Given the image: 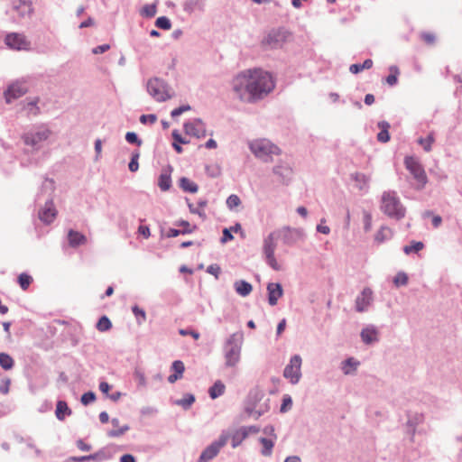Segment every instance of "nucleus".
Masks as SVG:
<instances>
[{
    "mask_svg": "<svg viewBox=\"0 0 462 462\" xmlns=\"http://www.w3.org/2000/svg\"><path fill=\"white\" fill-rule=\"evenodd\" d=\"M275 88L273 76L262 69H248L232 80V89L236 97L245 103L263 99Z\"/></svg>",
    "mask_w": 462,
    "mask_h": 462,
    "instance_id": "nucleus-1",
    "label": "nucleus"
},
{
    "mask_svg": "<svg viewBox=\"0 0 462 462\" xmlns=\"http://www.w3.org/2000/svg\"><path fill=\"white\" fill-rule=\"evenodd\" d=\"M51 131L45 125H35L26 130L22 135L24 145L20 155V164L23 167L36 166L40 163L44 143L49 139Z\"/></svg>",
    "mask_w": 462,
    "mask_h": 462,
    "instance_id": "nucleus-2",
    "label": "nucleus"
},
{
    "mask_svg": "<svg viewBox=\"0 0 462 462\" xmlns=\"http://www.w3.org/2000/svg\"><path fill=\"white\" fill-rule=\"evenodd\" d=\"M55 183L52 179H44L40 191L35 198V203L40 208L38 212L39 219L46 224L52 223L57 216V210L53 204V193Z\"/></svg>",
    "mask_w": 462,
    "mask_h": 462,
    "instance_id": "nucleus-3",
    "label": "nucleus"
},
{
    "mask_svg": "<svg viewBox=\"0 0 462 462\" xmlns=\"http://www.w3.org/2000/svg\"><path fill=\"white\" fill-rule=\"evenodd\" d=\"M380 208L387 217L395 220L403 218L406 212L396 191L393 190H387L382 194Z\"/></svg>",
    "mask_w": 462,
    "mask_h": 462,
    "instance_id": "nucleus-4",
    "label": "nucleus"
},
{
    "mask_svg": "<svg viewBox=\"0 0 462 462\" xmlns=\"http://www.w3.org/2000/svg\"><path fill=\"white\" fill-rule=\"evenodd\" d=\"M242 343L243 334L241 332L233 333L226 338L223 346L226 367H235L239 363Z\"/></svg>",
    "mask_w": 462,
    "mask_h": 462,
    "instance_id": "nucleus-5",
    "label": "nucleus"
},
{
    "mask_svg": "<svg viewBox=\"0 0 462 462\" xmlns=\"http://www.w3.org/2000/svg\"><path fill=\"white\" fill-rule=\"evenodd\" d=\"M146 89L149 95L157 102H165L171 96L169 94V85L162 79L154 77L146 83Z\"/></svg>",
    "mask_w": 462,
    "mask_h": 462,
    "instance_id": "nucleus-6",
    "label": "nucleus"
},
{
    "mask_svg": "<svg viewBox=\"0 0 462 462\" xmlns=\"http://www.w3.org/2000/svg\"><path fill=\"white\" fill-rule=\"evenodd\" d=\"M288 35V31L283 27L273 28L263 38L261 45L265 50L280 49L287 41Z\"/></svg>",
    "mask_w": 462,
    "mask_h": 462,
    "instance_id": "nucleus-7",
    "label": "nucleus"
},
{
    "mask_svg": "<svg viewBox=\"0 0 462 462\" xmlns=\"http://www.w3.org/2000/svg\"><path fill=\"white\" fill-rule=\"evenodd\" d=\"M277 239H279L277 232L274 230L265 236L263 241V254L266 263L274 271H279L281 269V266L274 256Z\"/></svg>",
    "mask_w": 462,
    "mask_h": 462,
    "instance_id": "nucleus-8",
    "label": "nucleus"
},
{
    "mask_svg": "<svg viewBox=\"0 0 462 462\" xmlns=\"http://www.w3.org/2000/svg\"><path fill=\"white\" fill-rule=\"evenodd\" d=\"M249 148L255 157L264 162H268L271 155L280 152V148L266 139L252 142Z\"/></svg>",
    "mask_w": 462,
    "mask_h": 462,
    "instance_id": "nucleus-9",
    "label": "nucleus"
},
{
    "mask_svg": "<svg viewBox=\"0 0 462 462\" xmlns=\"http://www.w3.org/2000/svg\"><path fill=\"white\" fill-rule=\"evenodd\" d=\"M117 451V447L114 444L107 445L106 447L101 448L97 452L80 457H70L69 460L70 462H87V461H95V462H103L106 460L111 459Z\"/></svg>",
    "mask_w": 462,
    "mask_h": 462,
    "instance_id": "nucleus-10",
    "label": "nucleus"
},
{
    "mask_svg": "<svg viewBox=\"0 0 462 462\" xmlns=\"http://www.w3.org/2000/svg\"><path fill=\"white\" fill-rule=\"evenodd\" d=\"M263 396V392L259 388L250 390L246 399V405L245 407V411L248 416L257 420L266 411V409H257V404L262 401Z\"/></svg>",
    "mask_w": 462,
    "mask_h": 462,
    "instance_id": "nucleus-11",
    "label": "nucleus"
},
{
    "mask_svg": "<svg viewBox=\"0 0 462 462\" xmlns=\"http://www.w3.org/2000/svg\"><path fill=\"white\" fill-rule=\"evenodd\" d=\"M275 232H277L278 238L282 239L283 245L287 246H292L305 237L303 229L288 226L276 229Z\"/></svg>",
    "mask_w": 462,
    "mask_h": 462,
    "instance_id": "nucleus-12",
    "label": "nucleus"
},
{
    "mask_svg": "<svg viewBox=\"0 0 462 462\" xmlns=\"http://www.w3.org/2000/svg\"><path fill=\"white\" fill-rule=\"evenodd\" d=\"M406 169L418 181V189H423L428 181V178L422 165L412 156H408L404 159Z\"/></svg>",
    "mask_w": 462,
    "mask_h": 462,
    "instance_id": "nucleus-13",
    "label": "nucleus"
},
{
    "mask_svg": "<svg viewBox=\"0 0 462 462\" xmlns=\"http://www.w3.org/2000/svg\"><path fill=\"white\" fill-rule=\"evenodd\" d=\"M301 357L299 355H294L291 357L290 363L283 370V376L290 381L291 384H296L300 382L301 377Z\"/></svg>",
    "mask_w": 462,
    "mask_h": 462,
    "instance_id": "nucleus-14",
    "label": "nucleus"
},
{
    "mask_svg": "<svg viewBox=\"0 0 462 462\" xmlns=\"http://www.w3.org/2000/svg\"><path fill=\"white\" fill-rule=\"evenodd\" d=\"M28 92V86L25 82L15 81L8 85L4 91V97L7 104L13 103L14 100L23 97Z\"/></svg>",
    "mask_w": 462,
    "mask_h": 462,
    "instance_id": "nucleus-15",
    "label": "nucleus"
},
{
    "mask_svg": "<svg viewBox=\"0 0 462 462\" xmlns=\"http://www.w3.org/2000/svg\"><path fill=\"white\" fill-rule=\"evenodd\" d=\"M5 43L8 48L16 51H26L31 48V42L23 33L9 32L5 38Z\"/></svg>",
    "mask_w": 462,
    "mask_h": 462,
    "instance_id": "nucleus-16",
    "label": "nucleus"
},
{
    "mask_svg": "<svg viewBox=\"0 0 462 462\" xmlns=\"http://www.w3.org/2000/svg\"><path fill=\"white\" fill-rule=\"evenodd\" d=\"M8 12L21 19L30 18L33 13L32 3L31 0H14Z\"/></svg>",
    "mask_w": 462,
    "mask_h": 462,
    "instance_id": "nucleus-17",
    "label": "nucleus"
},
{
    "mask_svg": "<svg viewBox=\"0 0 462 462\" xmlns=\"http://www.w3.org/2000/svg\"><path fill=\"white\" fill-rule=\"evenodd\" d=\"M374 301V292L369 287H365L356 296L355 300L356 311L362 313L368 310L369 307Z\"/></svg>",
    "mask_w": 462,
    "mask_h": 462,
    "instance_id": "nucleus-18",
    "label": "nucleus"
},
{
    "mask_svg": "<svg viewBox=\"0 0 462 462\" xmlns=\"http://www.w3.org/2000/svg\"><path fill=\"white\" fill-rule=\"evenodd\" d=\"M183 129L187 134L198 139L204 138L207 134L206 125L200 118H194L191 121L185 122Z\"/></svg>",
    "mask_w": 462,
    "mask_h": 462,
    "instance_id": "nucleus-19",
    "label": "nucleus"
},
{
    "mask_svg": "<svg viewBox=\"0 0 462 462\" xmlns=\"http://www.w3.org/2000/svg\"><path fill=\"white\" fill-rule=\"evenodd\" d=\"M268 303L275 306L278 300L283 295V289L280 282H269L267 284Z\"/></svg>",
    "mask_w": 462,
    "mask_h": 462,
    "instance_id": "nucleus-20",
    "label": "nucleus"
},
{
    "mask_svg": "<svg viewBox=\"0 0 462 462\" xmlns=\"http://www.w3.org/2000/svg\"><path fill=\"white\" fill-rule=\"evenodd\" d=\"M362 341L366 345H372L379 341L378 329L374 325L364 328L360 333Z\"/></svg>",
    "mask_w": 462,
    "mask_h": 462,
    "instance_id": "nucleus-21",
    "label": "nucleus"
},
{
    "mask_svg": "<svg viewBox=\"0 0 462 462\" xmlns=\"http://www.w3.org/2000/svg\"><path fill=\"white\" fill-rule=\"evenodd\" d=\"M39 101V97L26 98L23 101V109L26 111L28 116H35L41 112V109L38 106Z\"/></svg>",
    "mask_w": 462,
    "mask_h": 462,
    "instance_id": "nucleus-22",
    "label": "nucleus"
},
{
    "mask_svg": "<svg viewBox=\"0 0 462 462\" xmlns=\"http://www.w3.org/2000/svg\"><path fill=\"white\" fill-rule=\"evenodd\" d=\"M360 362L354 357H348L341 363V370L345 375H353L356 374Z\"/></svg>",
    "mask_w": 462,
    "mask_h": 462,
    "instance_id": "nucleus-23",
    "label": "nucleus"
},
{
    "mask_svg": "<svg viewBox=\"0 0 462 462\" xmlns=\"http://www.w3.org/2000/svg\"><path fill=\"white\" fill-rule=\"evenodd\" d=\"M68 242L71 247L76 248L86 244L87 237L80 232L70 229L68 233Z\"/></svg>",
    "mask_w": 462,
    "mask_h": 462,
    "instance_id": "nucleus-24",
    "label": "nucleus"
},
{
    "mask_svg": "<svg viewBox=\"0 0 462 462\" xmlns=\"http://www.w3.org/2000/svg\"><path fill=\"white\" fill-rule=\"evenodd\" d=\"M72 411L69 407L68 403L63 400H59L56 403L55 415L56 418L62 421L66 417L71 415Z\"/></svg>",
    "mask_w": 462,
    "mask_h": 462,
    "instance_id": "nucleus-25",
    "label": "nucleus"
},
{
    "mask_svg": "<svg viewBox=\"0 0 462 462\" xmlns=\"http://www.w3.org/2000/svg\"><path fill=\"white\" fill-rule=\"evenodd\" d=\"M377 127L380 132L377 134V141L383 143L389 142L390 134L389 129L391 128V125L387 121H380L377 123Z\"/></svg>",
    "mask_w": 462,
    "mask_h": 462,
    "instance_id": "nucleus-26",
    "label": "nucleus"
},
{
    "mask_svg": "<svg viewBox=\"0 0 462 462\" xmlns=\"http://www.w3.org/2000/svg\"><path fill=\"white\" fill-rule=\"evenodd\" d=\"M234 289L238 295L246 297L252 292L253 286L245 280H237L234 282Z\"/></svg>",
    "mask_w": 462,
    "mask_h": 462,
    "instance_id": "nucleus-27",
    "label": "nucleus"
},
{
    "mask_svg": "<svg viewBox=\"0 0 462 462\" xmlns=\"http://www.w3.org/2000/svg\"><path fill=\"white\" fill-rule=\"evenodd\" d=\"M273 172L277 175L283 183H287L291 177V168L288 165H277L273 169Z\"/></svg>",
    "mask_w": 462,
    "mask_h": 462,
    "instance_id": "nucleus-28",
    "label": "nucleus"
},
{
    "mask_svg": "<svg viewBox=\"0 0 462 462\" xmlns=\"http://www.w3.org/2000/svg\"><path fill=\"white\" fill-rule=\"evenodd\" d=\"M219 452V449L211 443L200 454L198 462H208L213 459Z\"/></svg>",
    "mask_w": 462,
    "mask_h": 462,
    "instance_id": "nucleus-29",
    "label": "nucleus"
},
{
    "mask_svg": "<svg viewBox=\"0 0 462 462\" xmlns=\"http://www.w3.org/2000/svg\"><path fill=\"white\" fill-rule=\"evenodd\" d=\"M276 439L261 437L259 442L262 445L261 454L263 457H271Z\"/></svg>",
    "mask_w": 462,
    "mask_h": 462,
    "instance_id": "nucleus-30",
    "label": "nucleus"
},
{
    "mask_svg": "<svg viewBox=\"0 0 462 462\" xmlns=\"http://www.w3.org/2000/svg\"><path fill=\"white\" fill-rule=\"evenodd\" d=\"M393 236V232L390 227L386 226H381L374 236V242L377 244H383L390 240Z\"/></svg>",
    "mask_w": 462,
    "mask_h": 462,
    "instance_id": "nucleus-31",
    "label": "nucleus"
},
{
    "mask_svg": "<svg viewBox=\"0 0 462 462\" xmlns=\"http://www.w3.org/2000/svg\"><path fill=\"white\" fill-rule=\"evenodd\" d=\"M247 438V432L241 428L230 433L232 448H237Z\"/></svg>",
    "mask_w": 462,
    "mask_h": 462,
    "instance_id": "nucleus-32",
    "label": "nucleus"
},
{
    "mask_svg": "<svg viewBox=\"0 0 462 462\" xmlns=\"http://www.w3.org/2000/svg\"><path fill=\"white\" fill-rule=\"evenodd\" d=\"M225 389L226 386L220 380L216 381L208 389L209 397L213 400L220 397L224 394Z\"/></svg>",
    "mask_w": 462,
    "mask_h": 462,
    "instance_id": "nucleus-33",
    "label": "nucleus"
},
{
    "mask_svg": "<svg viewBox=\"0 0 462 462\" xmlns=\"http://www.w3.org/2000/svg\"><path fill=\"white\" fill-rule=\"evenodd\" d=\"M180 187L183 191L189 193H196L199 189L198 184L187 177L180 179Z\"/></svg>",
    "mask_w": 462,
    "mask_h": 462,
    "instance_id": "nucleus-34",
    "label": "nucleus"
},
{
    "mask_svg": "<svg viewBox=\"0 0 462 462\" xmlns=\"http://www.w3.org/2000/svg\"><path fill=\"white\" fill-rule=\"evenodd\" d=\"M203 0H187L183 4V10L187 14H192L196 9H203Z\"/></svg>",
    "mask_w": 462,
    "mask_h": 462,
    "instance_id": "nucleus-35",
    "label": "nucleus"
},
{
    "mask_svg": "<svg viewBox=\"0 0 462 462\" xmlns=\"http://www.w3.org/2000/svg\"><path fill=\"white\" fill-rule=\"evenodd\" d=\"M131 310L135 318V321L138 326L143 325L146 321L147 316L143 309L140 308L138 305L135 304L132 306Z\"/></svg>",
    "mask_w": 462,
    "mask_h": 462,
    "instance_id": "nucleus-36",
    "label": "nucleus"
},
{
    "mask_svg": "<svg viewBox=\"0 0 462 462\" xmlns=\"http://www.w3.org/2000/svg\"><path fill=\"white\" fill-rule=\"evenodd\" d=\"M192 229H177V228H170L166 233H164V229L161 227V238L168 237H176L180 235L191 234Z\"/></svg>",
    "mask_w": 462,
    "mask_h": 462,
    "instance_id": "nucleus-37",
    "label": "nucleus"
},
{
    "mask_svg": "<svg viewBox=\"0 0 462 462\" xmlns=\"http://www.w3.org/2000/svg\"><path fill=\"white\" fill-rule=\"evenodd\" d=\"M158 186L162 191L169 190L171 187V178L170 173L162 172L158 179Z\"/></svg>",
    "mask_w": 462,
    "mask_h": 462,
    "instance_id": "nucleus-38",
    "label": "nucleus"
},
{
    "mask_svg": "<svg viewBox=\"0 0 462 462\" xmlns=\"http://www.w3.org/2000/svg\"><path fill=\"white\" fill-rule=\"evenodd\" d=\"M157 13V4H148L140 10V15L144 18H152Z\"/></svg>",
    "mask_w": 462,
    "mask_h": 462,
    "instance_id": "nucleus-39",
    "label": "nucleus"
},
{
    "mask_svg": "<svg viewBox=\"0 0 462 462\" xmlns=\"http://www.w3.org/2000/svg\"><path fill=\"white\" fill-rule=\"evenodd\" d=\"M435 142L434 133H430L427 137H420L418 139V143L423 147V150L427 152L432 149V143Z\"/></svg>",
    "mask_w": 462,
    "mask_h": 462,
    "instance_id": "nucleus-40",
    "label": "nucleus"
},
{
    "mask_svg": "<svg viewBox=\"0 0 462 462\" xmlns=\"http://www.w3.org/2000/svg\"><path fill=\"white\" fill-rule=\"evenodd\" d=\"M195 400V396L192 393H186L183 398L177 400L175 404L181 406L184 410H188L194 403Z\"/></svg>",
    "mask_w": 462,
    "mask_h": 462,
    "instance_id": "nucleus-41",
    "label": "nucleus"
},
{
    "mask_svg": "<svg viewBox=\"0 0 462 462\" xmlns=\"http://www.w3.org/2000/svg\"><path fill=\"white\" fill-rule=\"evenodd\" d=\"M14 361L13 357L6 353H0V366L4 370H10L14 367Z\"/></svg>",
    "mask_w": 462,
    "mask_h": 462,
    "instance_id": "nucleus-42",
    "label": "nucleus"
},
{
    "mask_svg": "<svg viewBox=\"0 0 462 462\" xmlns=\"http://www.w3.org/2000/svg\"><path fill=\"white\" fill-rule=\"evenodd\" d=\"M96 328L100 332H106L112 328V322L107 316L104 315L98 319Z\"/></svg>",
    "mask_w": 462,
    "mask_h": 462,
    "instance_id": "nucleus-43",
    "label": "nucleus"
},
{
    "mask_svg": "<svg viewBox=\"0 0 462 462\" xmlns=\"http://www.w3.org/2000/svg\"><path fill=\"white\" fill-rule=\"evenodd\" d=\"M18 284L20 287L25 291L29 288L31 283L32 282V278L31 275L27 274L26 273H23L18 276L17 279Z\"/></svg>",
    "mask_w": 462,
    "mask_h": 462,
    "instance_id": "nucleus-44",
    "label": "nucleus"
},
{
    "mask_svg": "<svg viewBox=\"0 0 462 462\" xmlns=\"http://www.w3.org/2000/svg\"><path fill=\"white\" fill-rule=\"evenodd\" d=\"M424 247V244L420 241H412L411 245H405L403 247V252L406 254H410L411 253H418Z\"/></svg>",
    "mask_w": 462,
    "mask_h": 462,
    "instance_id": "nucleus-45",
    "label": "nucleus"
},
{
    "mask_svg": "<svg viewBox=\"0 0 462 462\" xmlns=\"http://www.w3.org/2000/svg\"><path fill=\"white\" fill-rule=\"evenodd\" d=\"M139 157H140V152H139L138 150H136V151L132 152L131 160H130V162L128 164V168H129L130 171L135 172V171H138V169H139V162H138Z\"/></svg>",
    "mask_w": 462,
    "mask_h": 462,
    "instance_id": "nucleus-46",
    "label": "nucleus"
},
{
    "mask_svg": "<svg viewBox=\"0 0 462 462\" xmlns=\"http://www.w3.org/2000/svg\"><path fill=\"white\" fill-rule=\"evenodd\" d=\"M155 26L162 30H170L171 22L167 16H160L155 21Z\"/></svg>",
    "mask_w": 462,
    "mask_h": 462,
    "instance_id": "nucleus-47",
    "label": "nucleus"
},
{
    "mask_svg": "<svg viewBox=\"0 0 462 462\" xmlns=\"http://www.w3.org/2000/svg\"><path fill=\"white\" fill-rule=\"evenodd\" d=\"M230 439V432L228 431H222L218 439L212 443L220 450L222 447H224L228 439Z\"/></svg>",
    "mask_w": 462,
    "mask_h": 462,
    "instance_id": "nucleus-48",
    "label": "nucleus"
},
{
    "mask_svg": "<svg viewBox=\"0 0 462 462\" xmlns=\"http://www.w3.org/2000/svg\"><path fill=\"white\" fill-rule=\"evenodd\" d=\"M134 377L135 380H137V382H138L137 386L139 388L146 387V385H147L146 378H145L144 373L141 369L135 368V370L134 372Z\"/></svg>",
    "mask_w": 462,
    "mask_h": 462,
    "instance_id": "nucleus-49",
    "label": "nucleus"
},
{
    "mask_svg": "<svg viewBox=\"0 0 462 462\" xmlns=\"http://www.w3.org/2000/svg\"><path fill=\"white\" fill-rule=\"evenodd\" d=\"M408 283V275L403 272H399L393 278V284L396 287L404 286Z\"/></svg>",
    "mask_w": 462,
    "mask_h": 462,
    "instance_id": "nucleus-50",
    "label": "nucleus"
},
{
    "mask_svg": "<svg viewBox=\"0 0 462 462\" xmlns=\"http://www.w3.org/2000/svg\"><path fill=\"white\" fill-rule=\"evenodd\" d=\"M226 207L230 210H233L235 208H236L237 206H239L241 204V199H240V198L237 195L231 194L226 199Z\"/></svg>",
    "mask_w": 462,
    "mask_h": 462,
    "instance_id": "nucleus-51",
    "label": "nucleus"
},
{
    "mask_svg": "<svg viewBox=\"0 0 462 462\" xmlns=\"http://www.w3.org/2000/svg\"><path fill=\"white\" fill-rule=\"evenodd\" d=\"M171 369L173 370V374H177L178 376H180V378L182 377L183 375V373L185 371V365L183 364L182 361L180 360H175L172 364H171Z\"/></svg>",
    "mask_w": 462,
    "mask_h": 462,
    "instance_id": "nucleus-52",
    "label": "nucleus"
},
{
    "mask_svg": "<svg viewBox=\"0 0 462 462\" xmlns=\"http://www.w3.org/2000/svg\"><path fill=\"white\" fill-rule=\"evenodd\" d=\"M130 430V427L127 424L119 427L117 430H111L107 432V436L110 438H118L124 435L126 431Z\"/></svg>",
    "mask_w": 462,
    "mask_h": 462,
    "instance_id": "nucleus-53",
    "label": "nucleus"
},
{
    "mask_svg": "<svg viewBox=\"0 0 462 462\" xmlns=\"http://www.w3.org/2000/svg\"><path fill=\"white\" fill-rule=\"evenodd\" d=\"M125 140L127 143L131 144H136L137 146H141L143 141L139 138L136 133L134 132H127L125 134Z\"/></svg>",
    "mask_w": 462,
    "mask_h": 462,
    "instance_id": "nucleus-54",
    "label": "nucleus"
},
{
    "mask_svg": "<svg viewBox=\"0 0 462 462\" xmlns=\"http://www.w3.org/2000/svg\"><path fill=\"white\" fill-rule=\"evenodd\" d=\"M420 39L428 45H433L436 42V35L430 32H421Z\"/></svg>",
    "mask_w": 462,
    "mask_h": 462,
    "instance_id": "nucleus-55",
    "label": "nucleus"
},
{
    "mask_svg": "<svg viewBox=\"0 0 462 462\" xmlns=\"http://www.w3.org/2000/svg\"><path fill=\"white\" fill-rule=\"evenodd\" d=\"M96 400V393L92 391H88L81 395L80 402L83 405L87 406Z\"/></svg>",
    "mask_w": 462,
    "mask_h": 462,
    "instance_id": "nucleus-56",
    "label": "nucleus"
},
{
    "mask_svg": "<svg viewBox=\"0 0 462 462\" xmlns=\"http://www.w3.org/2000/svg\"><path fill=\"white\" fill-rule=\"evenodd\" d=\"M353 179L355 180V181L359 183L360 189H363L365 186H367L369 181V178L363 173H355L353 175Z\"/></svg>",
    "mask_w": 462,
    "mask_h": 462,
    "instance_id": "nucleus-57",
    "label": "nucleus"
},
{
    "mask_svg": "<svg viewBox=\"0 0 462 462\" xmlns=\"http://www.w3.org/2000/svg\"><path fill=\"white\" fill-rule=\"evenodd\" d=\"M363 223L365 232H369L372 228V215L370 212H363Z\"/></svg>",
    "mask_w": 462,
    "mask_h": 462,
    "instance_id": "nucleus-58",
    "label": "nucleus"
},
{
    "mask_svg": "<svg viewBox=\"0 0 462 462\" xmlns=\"http://www.w3.org/2000/svg\"><path fill=\"white\" fill-rule=\"evenodd\" d=\"M191 109V106L189 105H182L179 107H176L174 108L171 112V116L174 118V117H177L180 115H182L184 112H187V111H189Z\"/></svg>",
    "mask_w": 462,
    "mask_h": 462,
    "instance_id": "nucleus-59",
    "label": "nucleus"
},
{
    "mask_svg": "<svg viewBox=\"0 0 462 462\" xmlns=\"http://www.w3.org/2000/svg\"><path fill=\"white\" fill-rule=\"evenodd\" d=\"M292 405L291 397L288 394L284 395L282 398V403L281 405L280 411L281 412H286L289 408Z\"/></svg>",
    "mask_w": 462,
    "mask_h": 462,
    "instance_id": "nucleus-60",
    "label": "nucleus"
},
{
    "mask_svg": "<svg viewBox=\"0 0 462 462\" xmlns=\"http://www.w3.org/2000/svg\"><path fill=\"white\" fill-rule=\"evenodd\" d=\"M207 273L214 275L216 279H218V276L221 273V268L218 264L212 263L207 267Z\"/></svg>",
    "mask_w": 462,
    "mask_h": 462,
    "instance_id": "nucleus-61",
    "label": "nucleus"
},
{
    "mask_svg": "<svg viewBox=\"0 0 462 462\" xmlns=\"http://www.w3.org/2000/svg\"><path fill=\"white\" fill-rule=\"evenodd\" d=\"M141 124L145 125L147 123L149 124H154L157 120V116L154 114H149V115H142L139 118Z\"/></svg>",
    "mask_w": 462,
    "mask_h": 462,
    "instance_id": "nucleus-62",
    "label": "nucleus"
},
{
    "mask_svg": "<svg viewBox=\"0 0 462 462\" xmlns=\"http://www.w3.org/2000/svg\"><path fill=\"white\" fill-rule=\"evenodd\" d=\"M222 233H223L222 234V237L220 239V242L222 244H226V243H227V242H229V241L234 239V236H233V234L231 232V229H228V228L226 227V228L223 229Z\"/></svg>",
    "mask_w": 462,
    "mask_h": 462,
    "instance_id": "nucleus-63",
    "label": "nucleus"
},
{
    "mask_svg": "<svg viewBox=\"0 0 462 462\" xmlns=\"http://www.w3.org/2000/svg\"><path fill=\"white\" fill-rule=\"evenodd\" d=\"M171 136L174 140L173 143H182V144H186V143H189V140H187L181 136V134L179 133L178 130H173L171 133Z\"/></svg>",
    "mask_w": 462,
    "mask_h": 462,
    "instance_id": "nucleus-64",
    "label": "nucleus"
}]
</instances>
